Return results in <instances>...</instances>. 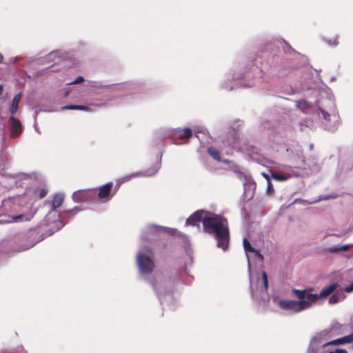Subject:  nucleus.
Segmentation results:
<instances>
[{"mask_svg":"<svg viewBox=\"0 0 353 353\" xmlns=\"http://www.w3.org/2000/svg\"><path fill=\"white\" fill-rule=\"evenodd\" d=\"M203 230L210 234H214L218 248L226 251L230 241L228 223L225 218L209 212L203 220Z\"/></svg>","mask_w":353,"mask_h":353,"instance_id":"nucleus-1","label":"nucleus"},{"mask_svg":"<svg viewBox=\"0 0 353 353\" xmlns=\"http://www.w3.org/2000/svg\"><path fill=\"white\" fill-rule=\"evenodd\" d=\"M292 292L299 301L288 299L280 300L278 305L281 309L297 313L311 307L310 301L307 299V290L294 288L292 290Z\"/></svg>","mask_w":353,"mask_h":353,"instance_id":"nucleus-2","label":"nucleus"},{"mask_svg":"<svg viewBox=\"0 0 353 353\" xmlns=\"http://www.w3.org/2000/svg\"><path fill=\"white\" fill-rule=\"evenodd\" d=\"M122 182V181L119 180L114 186L112 182H109L99 187L98 192H97V198L103 202L111 200L119 189Z\"/></svg>","mask_w":353,"mask_h":353,"instance_id":"nucleus-3","label":"nucleus"},{"mask_svg":"<svg viewBox=\"0 0 353 353\" xmlns=\"http://www.w3.org/2000/svg\"><path fill=\"white\" fill-rule=\"evenodd\" d=\"M339 285L336 283H333L329 286L322 289L319 294L312 293V289L310 288L307 290V299L309 300L310 305L316 302L319 299H325L332 294L338 288Z\"/></svg>","mask_w":353,"mask_h":353,"instance_id":"nucleus-4","label":"nucleus"},{"mask_svg":"<svg viewBox=\"0 0 353 353\" xmlns=\"http://www.w3.org/2000/svg\"><path fill=\"white\" fill-rule=\"evenodd\" d=\"M137 265L140 271L143 274H150L154 269L153 260L143 253H139L137 256Z\"/></svg>","mask_w":353,"mask_h":353,"instance_id":"nucleus-5","label":"nucleus"},{"mask_svg":"<svg viewBox=\"0 0 353 353\" xmlns=\"http://www.w3.org/2000/svg\"><path fill=\"white\" fill-rule=\"evenodd\" d=\"M75 202H89L97 199V190L94 189L80 190L72 194Z\"/></svg>","mask_w":353,"mask_h":353,"instance_id":"nucleus-6","label":"nucleus"},{"mask_svg":"<svg viewBox=\"0 0 353 353\" xmlns=\"http://www.w3.org/2000/svg\"><path fill=\"white\" fill-rule=\"evenodd\" d=\"M208 211L200 210L193 213L187 220L186 225L192 226H199V223L202 222L203 225V220L208 216Z\"/></svg>","mask_w":353,"mask_h":353,"instance_id":"nucleus-7","label":"nucleus"},{"mask_svg":"<svg viewBox=\"0 0 353 353\" xmlns=\"http://www.w3.org/2000/svg\"><path fill=\"white\" fill-rule=\"evenodd\" d=\"M22 131V125L20 121L15 118L14 115H12L10 119V137L16 138L18 137Z\"/></svg>","mask_w":353,"mask_h":353,"instance_id":"nucleus-8","label":"nucleus"},{"mask_svg":"<svg viewBox=\"0 0 353 353\" xmlns=\"http://www.w3.org/2000/svg\"><path fill=\"white\" fill-rule=\"evenodd\" d=\"M353 342V334L331 341L327 343L325 346L337 345L339 344L350 343Z\"/></svg>","mask_w":353,"mask_h":353,"instance_id":"nucleus-9","label":"nucleus"},{"mask_svg":"<svg viewBox=\"0 0 353 353\" xmlns=\"http://www.w3.org/2000/svg\"><path fill=\"white\" fill-rule=\"evenodd\" d=\"M64 198L61 194H57L53 196L52 199V211H56L57 208H60L63 203Z\"/></svg>","mask_w":353,"mask_h":353,"instance_id":"nucleus-10","label":"nucleus"},{"mask_svg":"<svg viewBox=\"0 0 353 353\" xmlns=\"http://www.w3.org/2000/svg\"><path fill=\"white\" fill-rule=\"evenodd\" d=\"M243 248L246 252H252L254 253L256 256H257L259 259L263 260V256L260 253L259 250H255L250 245V241L247 239H243Z\"/></svg>","mask_w":353,"mask_h":353,"instance_id":"nucleus-11","label":"nucleus"},{"mask_svg":"<svg viewBox=\"0 0 353 353\" xmlns=\"http://www.w3.org/2000/svg\"><path fill=\"white\" fill-rule=\"evenodd\" d=\"M21 97V93H19L14 97L10 108V112L12 115H14L18 111V105Z\"/></svg>","mask_w":353,"mask_h":353,"instance_id":"nucleus-12","label":"nucleus"},{"mask_svg":"<svg viewBox=\"0 0 353 353\" xmlns=\"http://www.w3.org/2000/svg\"><path fill=\"white\" fill-rule=\"evenodd\" d=\"M192 134V130L188 128L179 129L176 132V135L181 139H189L191 137Z\"/></svg>","mask_w":353,"mask_h":353,"instance_id":"nucleus-13","label":"nucleus"},{"mask_svg":"<svg viewBox=\"0 0 353 353\" xmlns=\"http://www.w3.org/2000/svg\"><path fill=\"white\" fill-rule=\"evenodd\" d=\"M151 229H154L155 231H165L171 235H176L177 230L170 228H163L157 225H150Z\"/></svg>","mask_w":353,"mask_h":353,"instance_id":"nucleus-14","label":"nucleus"},{"mask_svg":"<svg viewBox=\"0 0 353 353\" xmlns=\"http://www.w3.org/2000/svg\"><path fill=\"white\" fill-rule=\"evenodd\" d=\"M12 221H9L8 222H18V221H30L32 218V216L29 214H21L17 216H13L11 217Z\"/></svg>","mask_w":353,"mask_h":353,"instance_id":"nucleus-15","label":"nucleus"},{"mask_svg":"<svg viewBox=\"0 0 353 353\" xmlns=\"http://www.w3.org/2000/svg\"><path fill=\"white\" fill-rule=\"evenodd\" d=\"M208 154L217 161H222L220 152L213 146H210L208 149Z\"/></svg>","mask_w":353,"mask_h":353,"instance_id":"nucleus-16","label":"nucleus"},{"mask_svg":"<svg viewBox=\"0 0 353 353\" xmlns=\"http://www.w3.org/2000/svg\"><path fill=\"white\" fill-rule=\"evenodd\" d=\"M63 110H88L89 108L85 105H70L62 108Z\"/></svg>","mask_w":353,"mask_h":353,"instance_id":"nucleus-17","label":"nucleus"},{"mask_svg":"<svg viewBox=\"0 0 353 353\" xmlns=\"http://www.w3.org/2000/svg\"><path fill=\"white\" fill-rule=\"evenodd\" d=\"M80 211V209L78 208L77 207H74L71 210H66L63 213V215L62 216L63 218L65 217H69V216H73L74 214H76L78 212Z\"/></svg>","mask_w":353,"mask_h":353,"instance_id":"nucleus-18","label":"nucleus"},{"mask_svg":"<svg viewBox=\"0 0 353 353\" xmlns=\"http://www.w3.org/2000/svg\"><path fill=\"white\" fill-rule=\"evenodd\" d=\"M325 41L330 46H336L339 43V36L336 35L332 38L327 39Z\"/></svg>","mask_w":353,"mask_h":353,"instance_id":"nucleus-19","label":"nucleus"},{"mask_svg":"<svg viewBox=\"0 0 353 353\" xmlns=\"http://www.w3.org/2000/svg\"><path fill=\"white\" fill-rule=\"evenodd\" d=\"M341 298H342V296L340 294L334 293L330 296V298L329 299V303L330 304L336 303L341 301Z\"/></svg>","mask_w":353,"mask_h":353,"instance_id":"nucleus-20","label":"nucleus"},{"mask_svg":"<svg viewBox=\"0 0 353 353\" xmlns=\"http://www.w3.org/2000/svg\"><path fill=\"white\" fill-rule=\"evenodd\" d=\"M272 177L274 180H276V181H286L288 179V177L285 176V175H283V174H281L276 173V172L272 173Z\"/></svg>","mask_w":353,"mask_h":353,"instance_id":"nucleus-21","label":"nucleus"},{"mask_svg":"<svg viewBox=\"0 0 353 353\" xmlns=\"http://www.w3.org/2000/svg\"><path fill=\"white\" fill-rule=\"evenodd\" d=\"M264 176L268 179V185H267V190L266 192L268 194H271L274 192L273 189V185L271 183L269 176L268 174H263Z\"/></svg>","mask_w":353,"mask_h":353,"instance_id":"nucleus-22","label":"nucleus"},{"mask_svg":"<svg viewBox=\"0 0 353 353\" xmlns=\"http://www.w3.org/2000/svg\"><path fill=\"white\" fill-rule=\"evenodd\" d=\"M262 280L264 285V288L265 290H267L268 288V274L265 271L262 272Z\"/></svg>","mask_w":353,"mask_h":353,"instance_id":"nucleus-23","label":"nucleus"},{"mask_svg":"<svg viewBox=\"0 0 353 353\" xmlns=\"http://www.w3.org/2000/svg\"><path fill=\"white\" fill-rule=\"evenodd\" d=\"M84 81V78L81 76L78 77L75 80H74L72 82L70 83L69 84H78L81 83Z\"/></svg>","mask_w":353,"mask_h":353,"instance_id":"nucleus-24","label":"nucleus"},{"mask_svg":"<svg viewBox=\"0 0 353 353\" xmlns=\"http://www.w3.org/2000/svg\"><path fill=\"white\" fill-rule=\"evenodd\" d=\"M330 252L337 253L341 252L340 245H334L329 248Z\"/></svg>","mask_w":353,"mask_h":353,"instance_id":"nucleus-25","label":"nucleus"},{"mask_svg":"<svg viewBox=\"0 0 353 353\" xmlns=\"http://www.w3.org/2000/svg\"><path fill=\"white\" fill-rule=\"evenodd\" d=\"M328 353H347V351L343 349L336 348L332 350H330Z\"/></svg>","mask_w":353,"mask_h":353,"instance_id":"nucleus-26","label":"nucleus"},{"mask_svg":"<svg viewBox=\"0 0 353 353\" xmlns=\"http://www.w3.org/2000/svg\"><path fill=\"white\" fill-rule=\"evenodd\" d=\"M159 167L154 168L152 171H148L144 175L152 176L158 171Z\"/></svg>","mask_w":353,"mask_h":353,"instance_id":"nucleus-27","label":"nucleus"},{"mask_svg":"<svg viewBox=\"0 0 353 353\" xmlns=\"http://www.w3.org/2000/svg\"><path fill=\"white\" fill-rule=\"evenodd\" d=\"M344 290L346 292H350L353 291V283H351L349 286L345 287Z\"/></svg>","mask_w":353,"mask_h":353,"instance_id":"nucleus-28","label":"nucleus"},{"mask_svg":"<svg viewBox=\"0 0 353 353\" xmlns=\"http://www.w3.org/2000/svg\"><path fill=\"white\" fill-rule=\"evenodd\" d=\"M341 251H347L350 249V246L348 245H340Z\"/></svg>","mask_w":353,"mask_h":353,"instance_id":"nucleus-29","label":"nucleus"},{"mask_svg":"<svg viewBox=\"0 0 353 353\" xmlns=\"http://www.w3.org/2000/svg\"><path fill=\"white\" fill-rule=\"evenodd\" d=\"M139 175H141L140 173L133 174L132 176H125V178H123V179L130 180L132 178V176H138Z\"/></svg>","mask_w":353,"mask_h":353,"instance_id":"nucleus-30","label":"nucleus"},{"mask_svg":"<svg viewBox=\"0 0 353 353\" xmlns=\"http://www.w3.org/2000/svg\"><path fill=\"white\" fill-rule=\"evenodd\" d=\"M3 90V88L2 85H0V95L2 94Z\"/></svg>","mask_w":353,"mask_h":353,"instance_id":"nucleus-31","label":"nucleus"},{"mask_svg":"<svg viewBox=\"0 0 353 353\" xmlns=\"http://www.w3.org/2000/svg\"><path fill=\"white\" fill-rule=\"evenodd\" d=\"M3 60V56L0 53V63L2 62Z\"/></svg>","mask_w":353,"mask_h":353,"instance_id":"nucleus-32","label":"nucleus"},{"mask_svg":"<svg viewBox=\"0 0 353 353\" xmlns=\"http://www.w3.org/2000/svg\"><path fill=\"white\" fill-rule=\"evenodd\" d=\"M45 196H46V193L42 192V194H41V197H44Z\"/></svg>","mask_w":353,"mask_h":353,"instance_id":"nucleus-33","label":"nucleus"}]
</instances>
